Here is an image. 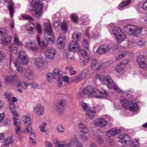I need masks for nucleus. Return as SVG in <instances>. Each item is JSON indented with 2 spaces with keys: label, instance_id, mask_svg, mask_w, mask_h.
Instances as JSON below:
<instances>
[{
  "label": "nucleus",
  "instance_id": "f257e3e1",
  "mask_svg": "<svg viewBox=\"0 0 147 147\" xmlns=\"http://www.w3.org/2000/svg\"><path fill=\"white\" fill-rule=\"evenodd\" d=\"M82 36V34L80 32H74L72 35L74 40L69 43V49L71 51L75 52L79 50L80 53L84 59L82 64L84 65L88 64L90 57L85 50L83 49L80 50V46L77 41L80 40Z\"/></svg>",
  "mask_w": 147,
  "mask_h": 147
},
{
  "label": "nucleus",
  "instance_id": "f03ea898",
  "mask_svg": "<svg viewBox=\"0 0 147 147\" xmlns=\"http://www.w3.org/2000/svg\"><path fill=\"white\" fill-rule=\"evenodd\" d=\"M19 56L14 62L15 65L17 68L16 70L20 74H22L25 76L31 78L33 76L32 71L29 69L27 70L23 69L20 66V64H26L28 62L29 59L27 55L24 54V51H21L19 53Z\"/></svg>",
  "mask_w": 147,
  "mask_h": 147
},
{
  "label": "nucleus",
  "instance_id": "7ed1b4c3",
  "mask_svg": "<svg viewBox=\"0 0 147 147\" xmlns=\"http://www.w3.org/2000/svg\"><path fill=\"white\" fill-rule=\"evenodd\" d=\"M109 95V93L104 89H102L100 91L97 88L89 86L84 88L81 96L83 98H84L86 96H90L96 98H100L108 96Z\"/></svg>",
  "mask_w": 147,
  "mask_h": 147
},
{
  "label": "nucleus",
  "instance_id": "20e7f679",
  "mask_svg": "<svg viewBox=\"0 0 147 147\" xmlns=\"http://www.w3.org/2000/svg\"><path fill=\"white\" fill-rule=\"evenodd\" d=\"M32 9L30 10L31 15L36 18H39L42 14L44 5L40 1L32 0L31 3Z\"/></svg>",
  "mask_w": 147,
  "mask_h": 147
},
{
  "label": "nucleus",
  "instance_id": "39448f33",
  "mask_svg": "<svg viewBox=\"0 0 147 147\" xmlns=\"http://www.w3.org/2000/svg\"><path fill=\"white\" fill-rule=\"evenodd\" d=\"M22 119L25 123L26 126V129L28 133H30L31 134L30 136V142L32 145L36 144V137L35 133L34 131H32L31 128V121L30 117L27 116H24L22 117Z\"/></svg>",
  "mask_w": 147,
  "mask_h": 147
},
{
  "label": "nucleus",
  "instance_id": "423d86ee",
  "mask_svg": "<svg viewBox=\"0 0 147 147\" xmlns=\"http://www.w3.org/2000/svg\"><path fill=\"white\" fill-rule=\"evenodd\" d=\"M120 98V103L122 106L125 109H128L133 112H136L137 110L138 107L136 102H133L125 98Z\"/></svg>",
  "mask_w": 147,
  "mask_h": 147
},
{
  "label": "nucleus",
  "instance_id": "0eeeda50",
  "mask_svg": "<svg viewBox=\"0 0 147 147\" xmlns=\"http://www.w3.org/2000/svg\"><path fill=\"white\" fill-rule=\"evenodd\" d=\"M98 78L101 80L102 83L105 84H106L105 82L107 83V86L110 88H112L119 93L122 92L121 89L116 85L111 80L110 77L109 76H105L104 78L100 76H98Z\"/></svg>",
  "mask_w": 147,
  "mask_h": 147
},
{
  "label": "nucleus",
  "instance_id": "6e6552de",
  "mask_svg": "<svg viewBox=\"0 0 147 147\" xmlns=\"http://www.w3.org/2000/svg\"><path fill=\"white\" fill-rule=\"evenodd\" d=\"M6 81L11 82L13 85L17 87H21L23 89L27 88L28 84L25 82H22L18 79V78L16 76H9L5 77Z\"/></svg>",
  "mask_w": 147,
  "mask_h": 147
},
{
  "label": "nucleus",
  "instance_id": "1a4fd4ad",
  "mask_svg": "<svg viewBox=\"0 0 147 147\" xmlns=\"http://www.w3.org/2000/svg\"><path fill=\"white\" fill-rule=\"evenodd\" d=\"M118 43H120L126 38L125 34L123 32L122 30L118 27L113 28L112 31Z\"/></svg>",
  "mask_w": 147,
  "mask_h": 147
},
{
  "label": "nucleus",
  "instance_id": "9d476101",
  "mask_svg": "<svg viewBox=\"0 0 147 147\" xmlns=\"http://www.w3.org/2000/svg\"><path fill=\"white\" fill-rule=\"evenodd\" d=\"M123 29L127 33L136 36L140 34L142 30V28L134 25H127L124 26Z\"/></svg>",
  "mask_w": 147,
  "mask_h": 147
},
{
  "label": "nucleus",
  "instance_id": "9b49d317",
  "mask_svg": "<svg viewBox=\"0 0 147 147\" xmlns=\"http://www.w3.org/2000/svg\"><path fill=\"white\" fill-rule=\"evenodd\" d=\"M45 32V37L47 41H54L55 38L52 33L51 24L50 22L46 23L44 24Z\"/></svg>",
  "mask_w": 147,
  "mask_h": 147
},
{
  "label": "nucleus",
  "instance_id": "f8f14e48",
  "mask_svg": "<svg viewBox=\"0 0 147 147\" xmlns=\"http://www.w3.org/2000/svg\"><path fill=\"white\" fill-rule=\"evenodd\" d=\"M62 74V72L58 68H55L52 74H49L47 76V79L49 81H50V78L51 79L54 78L56 79V78H58V81L59 82L58 86V87H61L62 85V82L60 80V78H61V75Z\"/></svg>",
  "mask_w": 147,
  "mask_h": 147
},
{
  "label": "nucleus",
  "instance_id": "ddd939ff",
  "mask_svg": "<svg viewBox=\"0 0 147 147\" xmlns=\"http://www.w3.org/2000/svg\"><path fill=\"white\" fill-rule=\"evenodd\" d=\"M86 75L87 74L85 72L83 71L79 74L75 80L71 78H69L67 76L63 77V79L65 82L67 83L68 84L72 82H77L81 81L86 77Z\"/></svg>",
  "mask_w": 147,
  "mask_h": 147
},
{
  "label": "nucleus",
  "instance_id": "4468645a",
  "mask_svg": "<svg viewBox=\"0 0 147 147\" xmlns=\"http://www.w3.org/2000/svg\"><path fill=\"white\" fill-rule=\"evenodd\" d=\"M57 146L59 147H63L64 146H71L74 145H75L77 147H82L81 144L78 142L75 139H73L70 140L69 144H67L66 142H63L62 143L59 141H56Z\"/></svg>",
  "mask_w": 147,
  "mask_h": 147
},
{
  "label": "nucleus",
  "instance_id": "2eb2a0df",
  "mask_svg": "<svg viewBox=\"0 0 147 147\" xmlns=\"http://www.w3.org/2000/svg\"><path fill=\"white\" fill-rule=\"evenodd\" d=\"M14 45L13 46V49L11 46L9 47V48L13 51L14 53L17 52L18 49V47L19 46H21L23 45V43L20 41L18 38V35L17 34L15 33L14 37Z\"/></svg>",
  "mask_w": 147,
  "mask_h": 147
},
{
  "label": "nucleus",
  "instance_id": "dca6fc26",
  "mask_svg": "<svg viewBox=\"0 0 147 147\" xmlns=\"http://www.w3.org/2000/svg\"><path fill=\"white\" fill-rule=\"evenodd\" d=\"M45 56L48 58L52 59L56 55V51L54 48H50L46 49L45 51Z\"/></svg>",
  "mask_w": 147,
  "mask_h": 147
},
{
  "label": "nucleus",
  "instance_id": "f3484780",
  "mask_svg": "<svg viewBox=\"0 0 147 147\" xmlns=\"http://www.w3.org/2000/svg\"><path fill=\"white\" fill-rule=\"evenodd\" d=\"M65 36L62 34H61L58 36L57 42L58 46L60 49H63L64 47L66 40Z\"/></svg>",
  "mask_w": 147,
  "mask_h": 147
},
{
  "label": "nucleus",
  "instance_id": "a211bd4d",
  "mask_svg": "<svg viewBox=\"0 0 147 147\" xmlns=\"http://www.w3.org/2000/svg\"><path fill=\"white\" fill-rule=\"evenodd\" d=\"M137 61L140 66L144 69H146L147 68V65L144 62V58L142 55L139 56L136 59Z\"/></svg>",
  "mask_w": 147,
  "mask_h": 147
},
{
  "label": "nucleus",
  "instance_id": "6ab92c4d",
  "mask_svg": "<svg viewBox=\"0 0 147 147\" xmlns=\"http://www.w3.org/2000/svg\"><path fill=\"white\" fill-rule=\"evenodd\" d=\"M12 40V37L9 35H6L1 38V43L3 45H7L10 43Z\"/></svg>",
  "mask_w": 147,
  "mask_h": 147
},
{
  "label": "nucleus",
  "instance_id": "aec40b11",
  "mask_svg": "<svg viewBox=\"0 0 147 147\" xmlns=\"http://www.w3.org/2000/svg\"><path fill=\"white\" fill-rule=\"evenodd\" d=\"M94 123L95 125L102 127L107 124V122L105 119L100 118L94 121Z\"/></svg>",
  "mask_w": 147,
  "mask_h": 147
},
{
  "label": "nucleus",
  "instance_id": "412c9836",
  "mask_svg": "<svg viewBox=\"0 0 147 147\" xmlns=\"http://www.w3.org/2000/svg\"><path fill=\"white\" fill-rule=\"evenodd\" d=\"M119 142L121 143V145L123 146H125L127 145V142L130 140V138L127 135H125L120 137Z\"/></svg>",
  "mask_w": 147,
  "mask_h": 147
},
{
  "label": "nucleus",
  "instance_id": "4be33fe9",
  "mask_svg": "<svg viewBox=\"0 0 147 147\" xmlns=\"http://www.w3.org/2000/svg\"><path fill=\"white\" fill-rule=\"evenodd\" d=\"M18 118H16L13 119L14 124L15 125L17 126V127L15 129L16 133L18 135H20L22 133V131L21 130L20 127H19L21 124V123L20 120Z\"/></svg>",
  "mask_w": 147,
  "mask_h": 147
},
{
  "label": "nucleus",
  "instance_id": "5701e85b",
  "mask_svg": "<svg viewBox=\"0 0 147 147\" xmlns=\"http://www.w3.org/2000/svg\"><path fill=\"white\" fill-rule=\"evenodd\" d=\"M26 47L33 51H37L38 49V47L36 45V42L32 41L31 42H27L25 45Z\"/></svg>",
  "mask_w": 147,
  "mask_h": 147
},
{
  "label": "nucleus",
  "instance_id": "b1692460",
  "mask_svg": "<svg viewBox=\"0 0 147 147\" xmlns=\"http://www.w3.org/2000/svg\"><path fill=\"white\" fill-rule=\"evenodd\" d=\"M121 131L120 129H112L108 131L106 135L109 137H113L119 134Z\"/></svg>",
  "mask_w": 147,
  "mask_h": 147
},
{
  "label": "nucleus",
  "instance_id": "393cba45",
  "mask_svg": "<svg viewBox=\"0 0 147 147\" xmlns=\"http://www.w3.org/2000/svg\"><path fill=\"white\" fill-rule=\"evenodd\" d=\"M13 140L12 139V136L10 135L3 142L2 144V147H6L9 144L13 143Z\"/></svg>",
  "mask_w": 147,
  "mask_h": 147
},
{
  "label": "nucleus",
  "instance_id": "a878e982",
  "mask_svg": "<svg viewBox=\"0 0 147 147\" xmlns=\"http://www.w3.org/2000/svg\"><path fill=\"white\" fill-rule=\"evenodd\" d=\"M65 102L63 101H60L56 106V110L59 114L61 113L63 111V107L65 105Z\"/></svg>",
  "mask_w": 147,
  "mask_h": 147
},
{
  "label": "nucleus",
  "instance_id": "bb28decb",
  "mask_svg": "<svg viewBox=\"0 0 147 147\" xmlns=\"http://www.w3.org/2000/svg\"><path fill=\"white\" fill-rule=\"evenodd\" d=\"M34 110L38 115H41L44 113V108L40 105H37L34 108Z\"/></svg>",
  "mask_w": 147,
  "mask_h": 147
},
{
  "label": "nucleus",
  "instance_id": "cd10ccee",
  "mask_svg": "<svg viewBox=\"0 0 147 147\" xmlns=\"http://www.w3.org/2000/svg\"><path fill=\"white\" fill-rule=\"evenodd\" d=\"M4 1L9 3L8 8L10 14L12 16L13 13V6L12 0H4Z\"/></svg>",
  "mask_w": 147,
  "mask_h": 147
},
{
  "label": "nucleus",
  "instance_id": "c85d7f7f",
  "mask_svg": "<svg viewBox=\"0 0 147 147\" xmlns=\"http://www.w3.org/2000/svg\"><path fill=\"white\" fill-rule=\"evenodd\" d=\"M34 63L35 65L37 68H40L44 65L43 62L40 58H36L35 60Z\"/></svg>",
  "mask_w": 147,
  "mask_h": 147
},
{
  "label": "nucleus",
  "instance_id": "c756f323",
  "mask_svg": "<svg viewBox=\"0 0 147 147\" xmlns=\"http://www.w3.org/2000/svg\"><path fill=\"white\" fill-rule=\"evenodd\" d=\"M124 67V65L123 64H120L118 65L116 68L117 73L120 75L123 74L125 72Z\"/></svg>",
  "mask_w": 147,
  "mask_h": 147
},
{
  "label": "nucleus",
  "instance_id": "7c9ffc66",
  "mask_svg": "<svg viewBox=\"0 0 147 147\" xmlns=\"http://www.w3.org/2000/svg\"><path fill=\"white\" fill-rule=\"evenodd\" d=\"M79 127L81 130L80 131V136L84 135L85 133L88 131V130L86 128V126L83 123L80 124Z\"/></svg>",
  "mask_w": 147,
  "mask_h": 147
},
{
  "label": "nucleus",
  "instance_id": "2f4dec72",
  "mask_svg": "<svg viewBox=\"0 0 147 147\" xmlns=\"http://www.w3.org/2000/svg\"><path fill=\"white\" fill-rule=\"evenodd\" d=\"M34 27V24L32 22H29L27 23L26 25V29L30 31H32Z\"/></svg>",
  "mask_w": 147,
  "mask_h": 147
},
{
  "label": "nucleus",
  "instance_id": "473e14b6",
  "mask_svg": "<svg viewBox=\"0 0 147 147\" xmlns=\"http://www.w3.org/2000/svg\"><path fill=\"white\" fill-rule=\"evenodd\" d=\"M40 36L38 35L36 37L37 41L38 44L39 46L41 47H45L47 45V44L45 42L43 41H42V43H41L40 40Z\"/></svg>",
  "mask_w": 147,
  "mask_h": 147
},
{
  "label": "nucleus",
  "instance_id": "72a5a7b5",
  "mask_svg": "<svg viewBox=\"0 0 147 147\" xmlns=\"http://www.w3.org/2000/svg\"><path fill=\"white\" fill-rule=\"evenodd\" d=\"M95 111L91 110L90 109L87 112V114L88 117L90 119H93L94 117Z\"/></svg>",
  "mask_w": 147,
  "mask_h": 147
},
{
  "label": "nucleus",
  "instance_id": "f704fd0d",
  "mask_svg": "<svg viewBox=\"0 0 147 147\" xmlns=\"http://www.w3.org/2000/svg\"><path fill=\"white\" fill-rule=\"evenodd\" d=\"M133 142L130 146V147H139V145L138 142V140L134 139L133 140Z\"/></svg>",
  "mask_w": 147,
  "mask_h": 147
},
{
  "label": "nucleus",
  "instance_id": "c9c22d12",
  "mask_svg": "<svg viewBox=\"0 0 147 147\" xmlns=\"http://www.w3.org/2000/svg\"><path fill=\"white\" fill-rule=\"evenodd\" d=\"M21 17L24 20H32L33 19L32 17H31L29 15L27 14H22L21 15Z\"/></svg>",
  "mask_w": 147,
  "mask_h": 147
},
{
  "label": "nucleus",
  "instance_id": "e433bc0d",
  "mask_svg": "<svg viewBox=\"0 0 147 147\" xmlns=\"http://www.w3.org/2000/svg\"><path fill=\"white\" fill-rule=\"evenodd\" d=\"M81 105L83 109L86 112L90 109V107L86 103L83 102L81 103Z\"/></svg>",
  "mask_w": 147,
  "mask_h": 147
},
{
  "label": "nucleus",
  "instance_id": "4c0bfd02",
  "mask_svg": "<svg viewBox=\"0 0 147 147\" xmlns=\"http://www.w3.org/2000/svg\"><path fill=\"white\" fill-rule=\"evenodd\" d=\"M66 69L69 71L70 74L71 75H74L76 74V71L73 70V68L71 66H68L67 67Z\"/></svg>",
  "mask_w": 147,
  "mask_h": 147
},
{
  "label": "nucleus",
  "instance_id": "58836bf2",
  "mask_svg": "<svg viewBox=\"0 0 147 147\" xmlns=\"http://www.w3.org/2000/svg\"><path fill=\"white\" fill-rule=\"evenodd\" d=\"M82 45L84 49H88L89 42L87 40H84L82 42Z\"/></svg>",
  "mask_w": 147,
  "mask_h": 147
},
{
  "label": "nucleus",
  "instance_id": "ea45409f",
  "mask_svg": "<svg viewBox=\"0 0 147 147\" xmlns=\"http://www.w3.org/2000/svg\"><path fill=\"white\" fill-rule=\"evenodd\" d=\"M61 28L63 31H66L67 30V26L66 22H63L61 24Z\"/></svg>",
  "mask_w": 147,
  "mask_h": 147
},
{
  "label": "nucleus",
  "instance_id": "a19ab883",
  "mask_svg": "<svg viewBox=\"0 0 147 147\" xmlns=\"http://www.w3.org/2000/svg\"><path fill=\"white\" fill-rule=\"evenodd\" d=\"M130 0H127V1L122 2L121 3L120 5L121 7H124L130 3Z\"/></svg>",
  "mask_w": 147,
  "mask_h": 147
},
{
  "label": "nucleus",
  "instance_id": "79ce46f5",
  "mask_svg": "<svg viewBox=\"0 0 147 147\" xmlns=\"http://www.w3.org/2000/svg\"><path fill=\"white\" fill-rule=\"evenodd\" d=\"M70 18L74 22L76 23L78 22V18L76 15L74 14L71 15L70 17Z\"/></svg>",
  "mask_w": 147,
  "mask_h": 147
},
{
  "label": "nucleus",
  "instance_id": "37998d69",
  "mask_svg": "<svg viewBox=\"0 0 147 147\" xmlns=\"http://www.w3.org/2000/svg\"><path fill=\"white\" fill-rule=\"evenodd\" d=\"M5 57V53L2 51H0V62L3 61Z\"/></svg>",
  "mask_w": 147,
  "mask_h": 147
},
{
  "label": "nucleus",
  "instance_id": "c03bdc74",
  "mask_svg": "<svg viewBox=\"0 0 147 147\" xmlns=\"http://www.w3.org/2000/svg\"><path fill=\"white\" fill-rule=\"evenodd\" d=\"M102 48L105 53H107L109 51L110 49L109 46L107 45H103L102 46Z\"/></svg>",
  "mask_w": 147,
  "mask_h": 147
},
{
  "label": "nucleus",
  "instance_id": "a18cd8bd",
  "mask_svg": "<svg viewBox=\"0 0 147 147\" xmlns=\"http://www.w3.org/2000/svg\"><path fill=\"white\" fill-rule=\"evenodd\" d=\"M97 52L99 54H102L105 53L102 47L101 46L97 50Z\"/></svg>",
  "mask_w": 147,
  "mask_h": 147
},
{
  "label": "nucleus",
  "instance_id": "49530a36",
  "mask_svg": "<svg viewBox=\"0 0 147 147\" xmlns=\"http://www.w3.org/2000/svg\"><path fill=\"white\" fill-rule=\"evenodd\" d=\"M11 112V113L13 117V119L18 117L19 115L17 112L15 110H12Z\"/></svg>",
  "mask_w": 147,
  "mask_h": 147
},
{
  "label": "nucleus",
  "instance_id": "de8ad7c7",
  "mask_svg": "<svg viewBox=\"0 0 147 147\" xmlns=\"http://www.w3.org/2000/svg\"><path fill=\"white\" fill-rule=\"evenodd\" d=\"M47 125V124L45 123H43L42 124V125H40V131H45V127Z\"/></svg>",
  "mask_w": 147,
  "mask_h": 147
},
{
  "label": "nucleus",
  "instance_id": "09e8293b",
  "mask_svg": "<svg viewBox=\"0 0 147 147\" xmlns=\"http://www.w3.org/2000/svg\"><path fill=\"white\" fill-rule=\"evenodd\" d=\"M5 97L8 99V102H9L10 100L12 97L11 94L9 93H6L5 94Z\"/></svg>",
  "mask_w": 147,
  "mask_h": 147
},
{
  "label": "nucleus",
  "instance_id": "8fccbe9b",
  "mask_svg": "<svg viewBox=\"0 0 147 147\" xmlns=\"http://www.w3.org/2000/svg\"><path fill=\"white\" fill-rule=\"evenodd\" d=\"M36 25V29L38 30V32L40 34L41 32V28L40 25L39 24H37Z\"/></svg>",
  "mask_w": 147,
  "mask_h": 147
},
{
  "label": "nucleus",
  "instance_id": "3c124183",
  "mask_svg": "<svg viewBox=\"0 0 147 147\" xmlns=\"http://www.w3.org/2000/svg\"><path fill=\"white\" fill-rule=\"evenodd\" d=\"M142 8L144 10H147V0L143 3Z\"/></svg>",
  "mask_w": 147,
  "mask_h": 147
},
{
  "label": "nucleus",
  "instance_id": "603ef678",
  "mask_svg": "<svg viewBox=\"0 0 147 147\" xmlns=\"http://www.w3.org/2000/svg\"><path fill=\"white\" fill-rule=\"evenodd\" d=\"M57 129L59 132H63L64 131V127L61 125L59 126L57 128Z\"/></svg>",
  "mask_w": 147,
  "mask_h": 147
},
{
  "label": "nucleus",
  "instance_id": "864d4df0",
  "mask_svg": "<svg viewBox=\"0 0 147 147\" xmlns=\"http://www.w3.org/2000/svg\"><path fill=\"white\" fill-rule=\"evenodd\" d=\"M96 65L97 66V62L95 59H94L92 60V63L91 65V68H94L95 66Z\"/></svg>",
  "mask_w": 147,
  "mask_h": 147
},
{
  "label": "nucleus",
  "instance_id": "5fc2aeb1",
  "mask_svg": "<svg viewBox=\"0 0 147 147\" xmlns=\"http://www.w3.org/2000/svg\"><path fill=\"white\" fill-rule=\"evenodd\" d=\"M126 55V53H123L121 54L117 57L116 58V59L119 60L120 59H121L122 58H123L124 56H125Z\"/></svg>",
  "mask_w": 147,
  "mask_h": 147
},
{
  "label": "nucleus",
  "instance_id": "6e6d98bb",
  "mask_svg": "<svg viewBox=\"0 0 147 147\" xmlns=\"http://www.w3.org/2000/svg\"><path fill=\"white\" fill-rule=\"evenodd\" d=\"M9 107L11 111L14 110L15 108V106L13 103H9Z\"/></svg>",
  "mask_w": 147,
  "mask_h": 147
},
{
  "label": "nucleus",
  "instance_id": "4d7b16f0",
  "mask_svg": "<svg viewBox=\"0 0 147 147\" xmlns=\"http://www.w3.org/2000/svg\"><path fill=\"white\" fill-rule=\"evenodd\" d=\"M18 100L15 97H12L11 100H10V102H9V103H10L11 102L12 103H13V102H16Z\"/></svg>",
  "mask_w": 147,
  "mask_h": 147
},
{
  "label": "nucleus",
  "instance_id": "13d9d810",
  "mask_svg": "<svg viewBox=\"0 0 147 147\" xmlns=\"http://www.w3.org/2000/svg\"><path fill=\"white\" fill-rule=\"evenodd\" d=\"M5 115L4 113H0V123L4 119Z\"/></svg>",
  "mask_w": 147,
  "mask_h": 147
},
{
  "label": "nucleus",
  "instance_id": "bf43d9fd",
  "mask_svg": "<svg viewBox=\"0 0 147 147\" xmlns=\"http://www.w3.org/2000/svg\"><path fill=\"white\" fill-rule=\"evenodd\" d=\"M5 137V135L4 133H0V140L3 139Z\"/></svg>",
  "mask_w": 147,
  "mask_h": 147
},
{
  "label": "nucleus",
  "instance_id": "052dcab7",
  "mask_svg": "<svg viewBox=\"0 0 147 147\" xmlns=\"http://www.w3.org/2000/svg\"><path fill=\"white\" fill-rule=\"evenodd\" d=\"M5 32V30L3 29H0V35H1L3 34L4 32Z\"/></svg>",
  "mask_w": 147,
  "mask_h": 147
},
{
  "label": "nucleus",
  "instance_id": "680f3d73",
  "mask_svg": "<svg viewBox=\"0 0 147 147\" xmlns=\"http://www.w3.org/2000/svg\"><path fill=\"white\" fill-rule=\"evenodd\" d=\"M45 144L47 147H52V145L49 142H46Z\"/></svg>",
  "mask_w": 147,
  "mask_h": 147
},
{
  "label": "nucleus",
  "instance_id": "e2e57ef3",
  "mask_svg": "<svg viewBox=\"0 0 147 147\" xmlns=\"http://www.w3.org/2000/svg\"><path fill=\"white\" fill-rule=\"evenodd\" d=\"M31 86L33 88H36L37 86L36 84L35 83L32 84H31Z\"/></svg>",
  "mask_w": 147,
  "mask_h": 147
},
{
  "label": "nucleus",
  "instance_id": "0e129e2a",
  "mask_svg": "<svg viewBox=\"0 0 147 147\" xmlns=\"http://www.w3.org/2000/svg\"><path fill=\"white\" fill-rule=\"evenodd\" d=\"M89 31V29H87L86 31V34L88 37H89V34H88Z\"/></svg>",
  "mask_w": 147,
  "mask_h": 147
},
{
  "label": "nucleus",
  "instance_id": "69168bd1",
  "mask_svg": "<svg viewBox=\"0 0 147 147\" xmlns=\"http://www.w3.org/2000/svg\"><path fill=\"white\" fill-rule=\"evenodd\" d=\"M3 102L1 100H0V109H1L3 107Z\"/></svg>",
  "mask_w": 147,
  "mask_h": 147
},
{
  "label": "nucleus",
  "instance_id": "338daca9",
  "mask_svg": "<svg viewBox=\"0 0 147 147\" xmlns=\"http://www.w3.org/2000/svg\"><path fill=\"white\" fill-rule=\"evenodd\" d=\"M14 24L13 22H12L11 24V26L12 29H13L14 27Z\"/></svg>",
  "mask_w": 147,
  "mask_h": 147
},
{
  "label": "nucleus",
  "instance_id": "774afa93",
  "mask_svg": "<svg viewBox=\"0 0 147 147\" xmlns=\"http://www.w3.org/2000/svg\"><path fill=\"white\" fill-rule=\"evenodd\" d=\"M144 21L146 23H147V14L145 16V20Z\"/></svg>",
  "mask_w": 147,
  "mask_h": 147
}]
</instances>
